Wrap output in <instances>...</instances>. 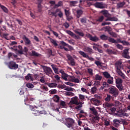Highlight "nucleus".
I'll return each instance as SVG.
<instances>
[{
	"label": "nucleus",
	"mask_w": 130,
	"mask_h": 130,
	"mask_svg": "<svg viewBox=\"0 0 130 130\" xmlns=\"http://www.w3.org/2000/svg\"><path fill=\"white\" fill-rule=\"evenodd\" d=\"M125 5V2H120L117 4V9H120L121 8H123V6Z\"/></svg>",
	"instance_id": "obj_23"
},
{
	"label": "nucleus",
	"mask_w": 130,
	"mask_h": 130,
	"mask_svg": "<svg viewBox=\"0 0 130 130\" xmlns=\"http://www.w3.org/2000/svg\"><path fill=\"white\" fill-rule=\"evenodd\" d=\"M65 94L66 95V96H74V95H75L73 92H71L69 91L66 92Z\"/></svg>",
	"instance_id": "obj_47"
},
{
	"label": "nucleus",
	"mask_w": 130,
	"mask_h": 130,
	"mask_svg": "<svg viewBox=\"0 0 130 130\" xmlns=\"http://www.w3.org/2000/svg\"><path fill=\"white\" fill-rule=\"evenodd\" d=\"M108 40L109 42H111L112 43H115V44H117L118 43V41L115 40L114 39L109 37L108 38Z\"/></svg>",
	"instance_id": "obj_28"
},
{
	"label": "nucleus",
	"mask_w": 130,
	"mask_h": 130,
	"mask_svg": "<svg viewBox=\"0 0 130 130\" xmlns=\"http://www.w3.org/2000/svg\"><path fill=\"white\" fill-rule=\"evenodd\" d=\"M106 52H107V53H108V54H114L115 53V52H114V51L109 49H107L106 50Z\"/></svg>",
	"instance_id": "obj_40"
},
{
	"label": "nucleus",
	"mask_w": 130,
	"mask_h": 130,
	"mask_svg": "<svg viewBox=\"0 0 130 130\" xmlns=\"http://www.w3.org/2000/svg\"><path fill=\"white\" fill-rule=\"evenodd\" d=\"M84 51H85V52H88L89 54H92V53H93V49L89 47H85L84 48Z\"/></svg>",
	"instance_id": "obj_17"
},
{
	"label": "nucleus",
	"mask_w": 130,
	"mask_h": 130,
	"mask_svg": "<svg viewBox=\"0 0 130 130\" xmlns=\"http://www.w3.org/2000/svg\"><path fill=\"white\" fill-rule=\"evenodd\" d=\"M66 85H67L68 86H70V87H73L74 86V83H71L70 82H65Z\"/></svg>",
	"instance_id": "obj_63"
},
{
	"label": "nucleus",
	"mask_w": 130,
	"mask_h": 130,
	"mask_svg": "<svg viewBox=\"0 0 130 130\" xmlns=\"http://www.w3.org/2000/svg\"><path fill=\"white\" fill-rule=\"evenodd\" d=\"M108 36L105 35H102L100 36V38L101 39V40H108Z\"/></svg>",
	"instance_id": "obj_30"
},
{
	"label": "nucleus",
	"mask_w": 130,
	"mask_h": 130,
	"mask_svg": "<svg viewBox=\"0 0 130 130\" xmlns=\"http://www.w3.org/2000/svg\"><path fill=\"white\" fill-rule=\"evenodd\" d=\"M118 42H120L121 43H122V44L123 45H127V46L129 45V43H128V42H126V41H121L120 40H119Z\"/></svg>",
	"instance_id": "obj_42"
},
{
	"label": "nucleus",
	"mask_w": 130,
	"mask_h": 130,
	"mask_svg": "<svg viewBox=\"0 0 130 130\" xmlns=\"http://www.w3.org/2000/svg\"><path fill=\"white\" fill-rule=\"evenodd\" d=\"M110 34V35H111V36H112L113 37H115V38H116V37H117V34H116V33L112 31V32H110L109 33Z\"/></svg>",
	"instance_id": "obj_46"
},
{
	"label": "nucleus",
	"mask_w": 130,
	"mask_h": 130,
	"mask_svg": "<svg viewBox=\"0 0 130 130\" xmlns=\"http://www.w3.org/2000/svg\"><path fill=\"white\" fill-rule=\"evenodd\" d=\"M31 56H37V57L41 56V54L36 52V51L34 50L31 51Z\"/></svg>",
	"instance_id": "obj_25"
},
{
	"label": "nucleus",
	"mask_w": 130,
	"mask_h": 130,
	"mask_svg": "<svg viewBox=\"0 0 130 130\" xmlns=\"http://www.w3.org/2000/svg\"><path fill=\"white\" fill-rule=\"evenodd\" d=\"M64 13L66 17H70V15H71V13L69 10H67V9H64Z\"/></svg>",
	"instance_id": "obj_52"
},
{
	"label": "nucleus",
	"mask_w": 130,
	"mask_h": 130,
	"mask_svg": "<svg viewBox=\"0 0 130 130\" xmlns=\"http://www.w3.org/2000/svg\"><path fill=\"white\" fill-rule=\"evenodd\" d=\"M0 8L3 10V11L4 12V13H9V10L7 7L4 6V5H2L0 4Z\"/></svg>",
	"instance_id": "obj_27"
},
{
	"label": "nucleus",
	"mask_w": 130,
	"mask_h": 130,
	"mask_svg": "<svg viewBox=\"0 0 130 130\" xmlns=\"http://www.w3.org/2000/svg\"><path fill=\"white\" fill-rule=\"evenodd\" d=\"M109 93L111 95H113V97H117L119 93L118 89L115 87H112L109 88Z\"/></svg>",
	"instance_id": "obj_3"
},
{
	"label": "nucleus",
	"mask_w": 130,
	"mask_h": 130,
	"mask_svg": "<svg viewBox=\"0 0 130 130\" xmlns=\"http://www.w3.org/2000/svg\"><path fill=\"white\" fill-rule=\"evenodd\" d=\"M26 87L30 89H32V88H34V85L32 83H27L26 84Z\"/></svg>",
	"instance_id": "obj_51"
},
{
	"label": "nucleus",
	"mask_w": 130,
	"mask_h": 130,
	"mask_svg": "<svg viewBox=\"0 0 130 130\" xmlns=\"http://www.w3.org/2000/svg\"><path fill=\"white\" fill-rule=\"evenodd\" d=\"M66 91H69V92H73L74 88L70 87H67L65 88Z\"/></svg>",
	"instance_id": "obj_53"
},
{
	"label": "nucleus",
	"mask_w": 130,
	"mask_h": 130,
	"mask_svg": "<svg viewBox=\"0 0 130 130\" xmlns=\"http://www.w3.org/2000/svg\"><path fill=\"white\" fill-rule=\"evenodd\" d=\"M71 81L73 82V83H80V80L76 77L72 78L71 79Z\"/></svg>",
	"instance_id": "obj_33"
},
{
	"label": "nucleus",
	"mask_w": 130,
	"mask_h": 130,
	"mask_svg": "<svg viewBox=\"0 0 130 130\" xmlns=\"http://www.w3.org/2000/svg\"><path fill=\"white\" fill-rule=\"evenodd\" d=\"M87 37L91 40V41H93V42H97V41H99V38L97 36H92V35L90 34H88L86 35Z\"/></svg>",
	"instance_id": "obj_11"
},
{
	"label": "nucleus",
	"mask_w": 130,
	"mask_h": 130,
	"mask_svg": "<svg viewBox=\"0 0 130 130\" xmlns=\"http://www.w3.org/2000/svg\"><path fill=\"white\" fill-rule=\"evenodd\" d=\"M113 122L114 126H115V127H118L119 123H120V120L118 119H114Z\"/></svg>",
	"instance_id": "obj_20"
},
{
	"label": "nucleus",
	"mask_w": 130,
	"mask_h": 130,
	"mask_svg": "<svg viewBox=\"0 0 130 130\" xmlns=\"http://www.w3.org/2000/svg\"><path fill=\"white\" fill-rule=\"evenodd\" d=\"M116 72H117L118 75H119V76H121L122 79H125V75H124L123 74V73H122L121 70H118Z\"/></svg>",
	"instance_id": "obj_22"
},
{
	"label": "nucleus",
	"mask_w": 130,
	"mask_h": 130,
	"mask_svg": "<svg viewBox=\"0 0 130 130\" xmlns=\"http://www.w3.org/2000/svg\"><path fill=\"white\" fill-rule=\"evenodd\" d=\"M78 98L77 96H75L74 98H72L69 103V105L70 107H72V105L75 104V105H79L78 103Z\"/></svg>",
	"instance_id": "obj_12"
},
{
	"label": "nucleus",
	"mask_w": 130,
	"mask_h": 130,
	"mask_svg": "<svg viewBox=\"0 0 130 130\" xmlns=\"http://www.w3.org/2000/svg\"><path fill=\"white\" fill-rule=\"evenodd\" d=\"M116 86L120 91H123V86H122V79L121 78L116 79Z\"/></svg>",
	"instance_id": "obj_4"
},
{
	"label": "nucleus",
	"mask_w": 130,
	"mask_h": 130,
	"mask_svg": "<svg viewBox=\"0 0 130 130\" xmlns=\"http://www.w3.org/2000/svg\"><path fill=\"white\" fill-rule=\"evenodd\" d=\"M82 107H83V106L82 105H78L76 107H75V109H77V110H81V108H82Z\"/></svg>",
	"instance_id": "obj_64"
},
{
	"label": "nucleus",
	"mask_w": 130,
	"mask_h": 130,
	"mask_svg": "<svg viewBox=\"0 0 130 130\" xmlns=\"http://www.w3.org/2000/svg\"><path fill=\"white\" fill-rule=\"evenodd\" d=\"M59 73L61 74V77L63 80H64V81H68V78H69V75L67 74L64 73V71L62 70H60L59 71Z\"/></svg>",
	"instance_id": "obj_14"
},
{
	"label": "nucleus",
	"mask_w": 130,
	"mask_h": 130,
	"mask_svg": "<svg viewBox=\"0 0 130 130\" xmlns=\"http://www.w3.org/2000/svg\"><path fill=\"white\" fill-rule=\"evenodd\" d=\"M79 54L82 55L83 57H85V58L89 59V60H91V61H94V58L89 57V55H88V54H87V53H85L84 52L82 51H79Z\"/></svg>",
	"instance_id": "obj_8"
},
{
	"label": "nucleus",
	"mask_w": 130,
	"mask_h": 130,
	"mask_svg": "<svg viewBox=\"0 0 130 130\" xmlns=\"http://www.w3.org/2000/svg\"><path fill=\"white\" fill-rule=\"evenodd\" d=\"M94 7L98 8L99 9H105V6L102 3L96 2L94 4Z\"/></svg>",
	"instance_id": "obj_15"
},
{
	"label": "nucleus",
	"mask_w": 130,
	"mask_h": 130,
	"mask_svg": "<svg viewBox=\"0 0 130 130\" xmlns=\"http://www.w3.org/2000/svg\"><path fill=\"white\" fill-rule=\"evenodd\" d=\"M88 73L90 76H93V70L91 69H88Z\"/></svg>",
	"instance_id": "obj_62"
},
{
	"label": "nucleus",
	"mask_w": 130,
	"mask_h": 130,
	"mask_svg": "<svg viewBox=\"0 0 130 130\" xmlns=\"http://www.w3.org/2000/svg\"><path fill=\"white\" fill-rule=\"evenodd\" d=\"M76 13H77L76 17L77 19H79L81 17V16L83 15V12L82 11V10L79 9L77 10Z\"/></svg>",
	"instance_id": "obj_21"
},
{
	"label": "nucleus",
	"mask_w": 130,
	"mask_h": 130,
	"mask_svg": "<svg viewBox=\"0 0 130 130\" xmlns=\"http://www.w3.org/2000/svg\"><path fill=\"white\" fill-rule=\"evenodd\" d=\"M50 42L53 44L54 46H58V44H57V43L56 42V41H55V40H53L52 39H50Z\"/></svg>",
	"instance_id": "obj_39"
},
{
	"label": "nucleus",
	"mask_w": 130,
	"mask_h": 130,
	"mask_svg": "<svg viewBox=\"0 0 130 130\" xmlns=\"http://www.w3.org/2000/svg\"><path fill=\"white\" fill-rule=\"evenodd\" d=\"M105 32H110L111 31V27L110 26H105Z\"/></svg>",
	"instance_id": "obj_59"
},
{
	"label": "nucleus",
	"mask_w": 130,
	"mask_h": 130,
	"mask_svg": "<svg viewBox=\"0 0 130 130\" xmlns=\"http://www.w3.org/2000/svg\"><path fill=\"white\" fill-rule=\"evenodd\" d=\"M70 6H73V7H75V5H77L78 4L77 1H70Z\"/></svg>",
	"instance_id": "obj_48"
},
{
	"label": "nucleus",
	"mask_w": 130,
	"mask_h": 130,
	"mask_svg": "<svg viewBox=\"0 0 130 130\" xmlns=\"http://www.w3.org/2000/svg\"><path fill=\"white\" fill-rule=\"evenodd\" d=\"M108 79L107 81L108 84H109V85H112V84H113V77H111V78Z\"/></svg>",
	"instance_id": "obj_32"
},
{
	"label": "nucleus",
	"mask_w": 130,
	"mask_h": 130,
	"mask_svg": "<svg viewBox=\"0 0 130 130\" xmlns=\"http://www.w3.org/2000/svg\"><path fill=\"white\" fill-rule=\"evenodd\" d=\"M101 14H102V15H104V16L106 18H107L108 17H110L111 15L108 13V11L107 10H103L101 11Z\"/></svg>",
	"instance_id": "obj_18"
},
{
	"label": "nucleus",
	"mask_w": 130,
	"mask_h": 130,
	"mask_svg": "<svg viewBox=\"0 0 130 130\" xmlns=\"http://www.w3.org/2000/svg\"><path fill=\"white\" fill-rule=\"evenodd\" d=\"M104 105H105V107H106V108L111 107V106H112V105L111 104H110L107 102L105 103Z\"/></svg>",
	"instance_id": "obj_58"
},
{
	"label": "nucleus",
	"mask_w": 130,
	"mask_h": 130,
	"mask_svg": "<svg viewBox=\"0 0 130 130\" xmlns=\"http://www.w3.org/2000/svg\"><path fill=\"white\" fill-rule=\"evenodd\" d=\"M98 98H100V96H98V98H93L91 99L90 102L93 105H95V106H99V105H101V101H100Z\"/></svg>",
	"instance_id": "obj_5"
},
{
	"label": "nucleus",
	"mask_w": 130,
	"mask_h": 130,
	"mask_svg": "<svg viewBox=\"0 0 130 130\" xmlns=\"http://www.w3.org/2000/svg\"><path fill=\"white\" fill-rule=\"evenodd\" d=\"M90 110L91 111L92 114L93 115H97L98 113H97V110H96V109H95L94 107L93 108H90Z\"/></svg>",
	"instance_id": "obj_31"
},
{
	"label": "nucleus",
	"mask_w": 130,
	"mask_h": 130,
	"mask_svg": "<svg viewBox=\"0 0 130 130\" xmlns=\"http://www.w3.org/2000/svg\"><path fill=\"white\" fill-rule=\"evenodd\" d=\"M51 67L53 69V70L55 74H58V69L55 68V66H54V64H52L51 66Z\"/></svg>",
	"instance_id": "obj_36"
},
{
	"label": "nucleus",
	"mask_w": 130,
	"mask_h": 130,
	"mask_svg": "<svg viewBox=\"0 0 130 130\" xmlns=\"http://www.w3.org/2000/svg\"><path fill=\"white\" fill-rule=\"evenodd\" d=\"M67 57L69 60L68 63L72 67L76 66V62L75 61V59L69 54L67 55Z\"/></svg>",
	"instance_id": "obj_6"
},
{
	"label": "nucleus",
	"mask_w": 130,
	"mask_h": 130,
	"mask_svg": "<svg viewBox=\"0 0 130 130\" xmlns=\"http://www.w3.org/2000/svg\"><path fill=\"white\" fill-rule=\"evenodd\" d=\"M66 32L69 35H70V36H71V37L75 38V39H78V36L77 35H76V34H75L74 32H73L72 31L68 30L66 31Z\"/></svg>",
	"instance_id": "obj_16"
},
{
	"label": "nucleus",
	"mask_w": 130,
	"mask_h": 130,
	"mask_svg": "<svg viewBox=\"0 0 130 130\" xmlns=\"http://www.w3.org/2000/svg\"><path fill=\"white\" fill-rule=\"evenodd\" d=\"M59 96L57 95H55L53 97V101L54 102H59Z\"/></svg>",
	"instance_id": "obj_34"
},
{
	"label": "nucleus",
	"mask_w": 130,
	"mask_h": 130,
	"mask_svg": "<svg viewBox=\"0 0 130 130\" xmlns=\"http://www.w3.org/2000/svg\"><path fill=\"white\" fill-rule=\"evenodd\" d=\"M103 75L104 77L106 78V79H109L111 77V76L110 75V74H109V73L107 72H103Z\"/></svg>",
	"instance_id": "obj_29"
},
{
	"label": "nucleus",
	"mask_w": 130,
	"mask_h": 130,
	"mask_svg": "<svg viewBox=\"0 0 130 130\" xmlns=\"http://www.w3.org/2000/svg\"><path fill=\"white\" fill-rule=\"evenodd\" d=\"M116 47L118 48V49H120V50H122L123 49V47H122V45L120 44L116 45Z\"/></svg>",
	"instance_id": "obj_61"
},
{
	"label": "nucleus",
	"mask_w": 130,
	"mask_h": 130,
	"mask_svg": "<svg viewBox=\"0 0 130 130\" xmlns=\"http://www.w3.org/2000/svg\"><path fill=\"white\" fill-rule=\"evenodd\" d=\"M95 79L96 81H101V80H102V76L101 75H99V74H96L95 75Z\"/></svg>",
	"instance_id": "obj_41"
},
{
	"label": "nucleus",
	"mask_w": 130,
	"mask_h": 130,
	"mask_svg": "<svg viewBox=\"0 0 130 130\" xmlns=\"http://www.w3.org/2000/svg\"><path fill=\"white\" fill-rule=\"evenodd\" d=\"M115 67L117 71H120L122 69V61L121 60H119L116 62L115 63Z\"/></svg>",
	"instance_id": "obj_7"
},
{
	"label": "nucleus",
	"mask_w": 130,
	"mask_h": 130,
	"mask_svg": "<svg viewBox=\"0 0 130 130\" xmlns=\"http://www.w3.org/2000/svg\"><path fill=\"white\" fill-rule=\"evenodd\" d=\"M65 125H66L68 128H72V129H74V125L76 123L75 120L72 118H67L65 119Z\"/></svg>",
	"instance_id": "obj_1"
},
{
	"label": "nucleus",
	"mask_w": 130,
	"mask_h": 130,
	"mask_svg": "<svg viewBox=\"0 0 130 130\" xmlns=\"http://www.w3.org/2000/svg\"><path fill=\"white\" fill-rule=\"evenodd\" d=\"M48 54L49 57H50V56H54V54H53L52 50H49L48 51Z\"/></svg>",
	"instance_id": "obj_49"
},
{
	"label": "nucleus",
	"mask_w": 130,
	"mask_h": 130,
	"mask_svg": "<svg viewBox=\"0 0 130 130\" xmlns=\"http://www.w3.org/2000/svg\"><path fill=\"white\" fill-rule=\"evenodd\" d=\"M5 63L6 66H8V68H9L10 70H17V69L19 68L18 64L16 63V62L13 61H10L8 63L5 62Z\"/></svg>",
	"instance_id": "obj_2"
},
{
	"label": "nucleus",
	"mask_w": 130,
	"mask_h": 130,
	"mask_svg": "<svg viewBox=\"0 0 130 130\" xmlns=\"http://www.w3.org/2000/svg\"><path fill=\"white\" fill-rule=\"evenodd\" d=\"M25 80H26V81H29V80L30 81H33L32 75H31V74H28L27 76H25Z\"/></svg>",
	"instance_id": "obj_26"
},
{
	"label": "nucleus",
	"mask_w": 130,
	"mask_h": 130,
	"mask_svg": "<svg viewBox=\"0 0 130 130\" xmlns=\"http://www.w3.org/2000/svg\"><path fill=\"white\" fill-rule=\"evenodd\" d=\"M43 69L46 75L49 76V75H51L52 74V70H51V68H50V67L44 66L43 67Z\"/></svg>",
	"instance_id": "obj_10"
},
{
	"label": "nucleus",
	"mask_w": 130,
	"mask_h": 130,
	"mask_svg": "<svg viewBox=\"0 0 130 130\" xmlns=\"http://www.w3.org/2000/svg\"><path fill=\"white\" fill-rule=\"evenodd\" d=\"M79 99H80V100H81L82 101H84L85 100V97L86 98H88V96H85L81 94H79Z\"/></svg>",
	"instance_id": "obj_38"
},
{
	"label": "nucleus",
	"mask_w": 130,
	"mask_h": 130,
	"mask_svg": "<svg viewBox=\"0 0 130 130\" xmlns=\"http://www.w3.org/2000/svg\"><path fill=\"white\" fill-rule=\"evenodd\" d=\"M82 92H84V93H86V94H89V91L87 90V89L82 87L81 89Z\"/></svg>",
	"instance_id": "obj_57"
},
{
	"label": "nucleus",
	"mask_w": 130,
	"mask_h": 130,
	"mask_svg": "<svg viewBox=\"0 0 130 130\" xmlns=\"http://www.w3.org/2000/svg\"><path fill=\"white\" fill-rule=\"evenodd\" d=\"M8 36H9V34H3L1 36V37H2L3 38H5V39H6V40H10V39L8 38Z\"/></svg>",
	"instance_id": "obj_43"
},
{
	"label": "nucleus",
	"mask_w": 130,
	"mask_h": 130,
	"mask_svg": "<svg viewBox=\"0 0 130 130\" xmlns=\"http://www.w3.org/2000/svg\"><path fill=\"white\" fill-rule=\"evenodd\" d=\"M55 6V7H57V8H58V7H61V6H62V2H58V4H56Z\"/></svg>",
	"instance_id": "obj_60"
},
{
	"label": "nucleus",
	"mask_w": 130,
	"mask_h": 130,
	"mask_svg": "<svg viewBox=\"0 0 130 130\" xmlns=\"http://www.w3.org/2000/svg\"><path fill=\"white\" fill-rule=\"evenodd\" d=\"M60 106H62V107H64L65 106H66L67 105L66 104V102L63 101H61L60 103Z\"/></svg>",
	"instance_id": "obj_55"
},
{
	"label": "nucleus",
	"mask_w": 130,
	"mask_h": 130,
	"mask_svg": "<svg viewBox=\"0 0 130 130\" xmlns=\"http://www.w3.org/2000/svg\"><path fill=\"white\" fill-rule=\"evenodd\" d=\"M121 104V103L120 102H119V101H115L114 102V106H116V107H117L118 106H119V105Z\"/></svg>",
	"instance_id": "obj_56"
},
{
	"label": "nucleus",
	"mask_w": 130,
	"mask_h": 130,
	"mask_svg": "<svg viewBox=\"0 0 130 130\" xmlns=\"http://www.w3.org/2000/svg\"><path fill=\"white\" fill-rule=\"evenodd\" d=\"M35 116H38L40 114H42V111H36V112L33 113Z\"/></svg>",
	"instance_id": "obj_44"
},
{
	"label": "nucleus",
	"mask_w": 130,
	"mask_h": 130,
	"mask_svg": "<svg viewBox=\"0 0 130 130\" xmlns=\"http://www.w3.org/2000/svg\"><path fill=\"white\" fill-rule=\"evenodd\" d=\"M122 55L123 57H124V58H127V59H129L130 56L128 55V49H125L123 50Z\"/></svg>",
	"instance_id": "obj_13"
},
{
	"label": "nucleus",
	"mask_w": 130,
	"mask_h": 130,
	"mask_svg": "<svg viewBox=\"0 0 130 130\" xmlns=\"http://www.w3.org/2000/svg\"><path fill=\"white\" fill-rule=\"evenodd\" d=\"M103 20H104V16H101L99 17L98 19H96L97 22H103Z\"/></svg>",
	"instance_id": "obj_45"
},
{
	"label": "nucleus",
	"mask_w": 130,
	"mask_h": 130,
	"mask_svg": "<svg viewBox=\"0 0 130 130\" xmlns=\"http://www.w3.org/2000/svg\"><path fill=\"white\" fill-rule=\"evenodd\" d=\"M74 32L76 34H78V35H79V36H81V37H84V33H83L82 32H79V29L75 30Z\"/></svg>",
	"instance_id": "obj_35"
},
{
	"label": "nucleus",
	"mask_w": 130,
	"mask_h": 130,
	"mask_svg": "<svg viewBox=\"0 0 130 130\" xmlns=\"http://www.w3.org/2000/svg\"><path fill=\"white\" fill-rule=\"evenodd\" d=\"M22 39L24 40L25 45H29V47H32V43L29 38H27L26 36H23Z\"/></svg>",
	"instance_id": "obj_9"
},
{
	"label": "nucleus",
	"mask_w": 130,
	"mask_h": 130,
	"mask_svg": "<svg viewBox=\"0 0 130 130\" xmlns=\"http://www.w3.org/2000/svg\"><path fill=\"white\" fill-rule=\"evenodd\" d=\"M105 101L109 102V101H110V100H111V95H107V96L105 98Z\"/></svg>",
	"instance_id": "obj_50"
},
{
	"label": "nucleus",
	"mask_w": 130,
	"mask_h": 130,
	"mask_svg": "<svg viewBox=\"0 0 130 130\" xmlns=\"http://www.w3.org/2000/svg\"><path fill=\"white\" fill-rule=\"evenodd\" d=\"M80 21H81V23H86L87 22V19H86V18H85V17L81 18H80Z\"/></svg>",
	"instance_id": "obj_54"
},
{
	"label": "nucleus",
	"mask_w": 130,
	"mask_h": 130,
	"mask_svg": "<svg viewBox=\"0 0 130 130\" xmlns=\"http://www.w3.org/2000/svg\"><path fill=\"white\" fill-rule=\"evenodd\" d=\"M101 14H102V15H104V16L106 18H107L108 17H110L111 15L108 13V11L107 10H103L101 11Z\"/></svg>",
	"instance_id": "obj_19"
},
{
	"label": "nucleus",
	"mask_w": 130,
	"mask_h": 130,
	"mask_svg": "<svg viewBox=\"0 0 130 130\" xmlns=\"http://www.w3.org/2000/svg\"><path fill=\"white\" fill-rule=\"evenodd\" d=\"M46 85L49 87V88H56L57 84L56 83H46Z\"/></svg>",
	"instance_id": "obj_24"
},
{
	"label": "nucleus",
	"mask_w": 130,
	"mask_h": 130,
	"mask_svg": "<svg viewBox=\"0 0 130 130\" xmlns=\"http://www.w3.org/2000/svg\"><path fill=\"white\" fill-rule=\"evenodd\" d=\"M96 91H97V87L94 86L92 88H91V89L90 90V92L91 94H95V93H96Z\"/></svg>",
	"instance_id": "obj_37"
}]
</instances>
